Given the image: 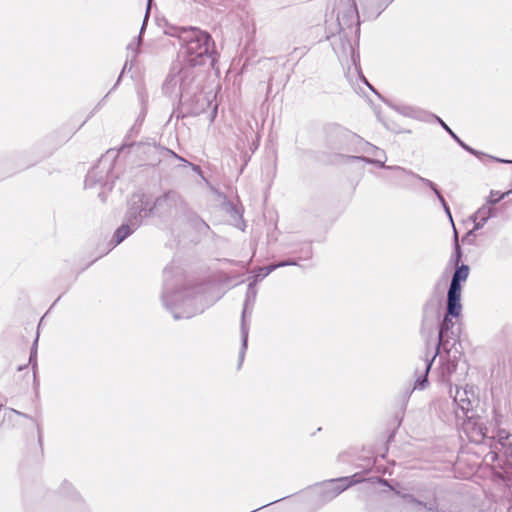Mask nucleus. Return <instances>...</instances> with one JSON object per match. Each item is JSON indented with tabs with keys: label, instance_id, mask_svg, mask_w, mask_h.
<instances>
[{
	"label": "nucleus",
	"instance_id": "nucleus-33",
	"mask_svg": "<svg viewBox=\"0 0 512 512\" xmlns=\"http://www.w3.org/2000/svg\"><path fill=\"white\" fill-rule=\"evenodd\" d=\"M140 42H141V36H139V38H138V43H137V45H139V44H140Z\"/></svg>",
	"mask_w": 512,
	"mask_h": 512
},
{
	"label": "nucleus",
	"instance_id": "nucleus-19",
	"mask_svg": "<svg viewBox=\"0 0 512 512\" xmlns=\"http://www.w3.org/2000/svg\"><path fill=\"white\" fill-rule=\"evenodd\" d=\"M104 171L100 170L99 167L90 170L85 179V187L92 188L97 183H101L103 180Z\"/></svg>",
	"mask_w": 512,
	"mask_h": 512
},
{
	"label": "nucleus",
	"instance_id": "nucleus-20",
	"mask_svg": "<svg viewBox=\"0 0 512 512\" xmlns=\"http://www.w3.org/2000/svg\"><path fill=\"white\" fill-rule=\"evenodd\" d=\"M462 258H463V251H462L461 246L458 241V233H457L456 229L454 228V250H453V253L450 258V263L453 264L454 266L461 265Z\"/></svg>",
	"mask_w": 512,
	"mask_h": 512
},
{
	"label": "nucleus",
	"instance_id": "nucleus-16",
	"mask_svg": "<svg viewBox=\"0 0 512 512\" xmlns=\"http://www.w3.org/2000/svg\"><path fill=\"white\" fill-rule=\"evenodd\" d=\"M462 381L461 377H457L455 379V394L453 395L452 392L450 393V396L453 398V402L457 404L459 402V399L461 398H467L471 396L472 398H475L474 389L473 386L466 385L464 388H461L458 386V383Z\"/></svg>",
	"mask_w": 512,
	"mask_h": 512
},
{
	"label": "nucleus",
	"instance_id": "nucleus-10",
	"mask_svg": "<svg viewBox=\"0 0 512 512\" xmlns=\"http://www.w3.org/2000/svg\"><path fill=\"white\" fill-rule=\"evenodd\" d=\"M256 282V279L254 278L252 281H250L248 285V291H247V297L244 303L243 311H242V320H241V339H242V347L239 353V365L241 366L245 350L247 347V340H248V326L247 323L251 321L254 311V301L256 298V290L254 288V284Z\"/></svg>",
	"mask_w": 512,
	"mask_h": 512
},
{
	"label": "nucleus",
	"instance_id": "nucleus-9",
	"mask_svg": "<svg viewBox=\"0 0 512 512\" xmlns=\"http://www.w3.org/2000/svg\"><path fill=\"white\" fill-rule=\"evenodd\" d=\"M191 83L190 71L184 68L177 73H170L163 85V89L170 96L179 97L181 101H186L188 100Z\"/></svg>",
	"mask_w": 512,
	"mask_h": 512
},
{
	"label": "nucleus",
	"instance_id": "nucleus-26",
	"mask_svg": "<svg viewBox=\"0 0 512 512\" xmlns=\"http://www.w3.org/2000/svg\"><path fill=\"white\" fill-rule=\"evenodd\" d=\"M476 230H474V228L472 230H469L462 238V241L463 242H472V238L475 237V232Z\"/></svg>",
	"mask_w": 512,
	"mask_h": 512
},
{
	"label": "nucleus",
	"instance_id": "nucleus-25",
	"mask_svg": "<svg viewBox=\"0 0 512 512\" xmlns=\"http://www.w3.org/2000/svg\"><path fill=\"white\" fill-rule=\"evenodd\" d=\"M151 2H152V0H148L147 9H146V14H145L144 21H143V24H142V27H141V33L143 32V30H144V28H145V26H146V23H147L148 17H149L150 7H151Z\"/></svg>",
	"mask_w": 512,
	"mask_h": 512
},
{
	"label": "nucleus",
	"instance_id": "nucleus-27",
	"mask_svg": "<svg viewBox=\"0 0 512 512\" xmlns=\"http://www.w3.org/2000/svg\"><path fill=\"white\" fill-rule=\"evenodd\" d=\"M498 436H499V442L501 443V445L505 446L506 445L505 442L508 440L509 434L506 433L505 431H500Z\"/></svg>",
	"mask_w": 512,
	"mask_h": 512
},
{
	"label": "nucleus",
	"instance_id": "nucleus-14",
	"mask_svg": "<svg viewBox=\"0 0 512 512\" xmlns=\"http://www.w3.org/2000/svg\"><path fill=\"white\" fill-rule=\"evenodd\" d=\"M433 119H435L440 125L441 127L467 152H469L470 154L476 156V157H480V156H483L484 153L483 152H480L472 147H470L469 145H467L464 141H462L457 134H455L453 132V130L438 116H433Z\"/></svg>",
	"mask_w": 512,
	"mask_h": 512
},
{
	"label": "nucleus",
	"instance_id": "nucleus-4",
	"mask_svg": "<svg viewBox=\"0 0 512 512\" xmlns=\"http://www.w3.org/2000/svg\"><path fill=\"white\" fill-rule=\"evenodd\" d=\"M445 355H440V367L438 368V380L439 382L445 384L449 388V393H451L453 383L455 384V379L457 377H461L462 380L467 373V365L463 363L460 367L461 373L458 374L457 370L459 368V358L461 357V353L458 349L443 351Z\"/></svg>",
	"mask_w": 512,
	"mask_h": 512
},
{
	"label": "nucleus",
	"instance_id": "nucleus-32",
	"mask_svg": "<svg viewBox=\"0 0 512 512\" xmlns=\"http://www.w3.org/2000/svg\"><path fill=\"white\" fill-rule=\"evenodd\" d=\"M382 484L388 485L387 480H382Z\"/></svg>",
	"mask_w": 512,
	"mask_h": 512
},
{
	"label": "nucleus",
	"instance_id": "nucleus-13",
	"mask_svg": "<svg viewBox=\"0 0 512 512\" xmlns=\"http://www.w3.org/2000/svg\"><path fill=\"white\" fill-rule=\"evenodd\" d=\"M409 173L411 174V177L420 180L421 182H423L425 185H427L434 192V194L436 195L437 199L441 203L445 213L449 217L451 223L454 225L450 208H449L446 200L444 199L443 195L441 194L438 186L434 182H432L431 180H429L427 178H424V177H422V176H420V175H418V174H416L414 172H409Z\"/></svg>",
	"mask_w": 512,
	"mask_h": 512
},
{
	"label": "nucleus",
	"instance_id": "nucleus-7",
	"mask_svg": "<svg viewBox=\"0 0 512 512\" xmlns=\"http://www.w3.org/2000/svg\"><path fill=\"white\" fill-rule=\"evenodd\" d=\"M453 315L449 313V302H446V312L439 325L438 343L436 345L435 356H438L441 351L455 350L457 344L458 334L454 330V322L452 321Z\"/></svg>",
	"mask_w": 512,
	"mask_h": 512
},
{
	"label": "nucleus",
	"instance_id": "nucleus-6",
	"mask_svg": "<svg viewBox=\"0 0 512 512\" xmlns=\"http://www.w3.org/2000/svg\"><path fill=\"white\" fill-rule=\"evenodd\" d=\"M358 482H360L358 479V474H354L351 477H340L321 483L317 487L319 504L324 505L330 502L342 492Z\"/></svg>",
	"mask_w": 512,
	"mask_h": 512
},
{
	"label": "nucleus",
	"instance_id": "nucleus-30",
	"mask_svg": "<svg viewBox=\"0 0 512 512\" xmlns=\"http://www.w3.org/2000/svg\"><path fill=\"white\" fill-rule=\"evenodd\" d=\"M270 504H271V503H267V504H264V505H263V506H261V507H258V508H257V511H260L262 508H264V507H266V506H268V505H270Z\"/></svg>",
	"mask_w": 512,
	"mask_h": 512
},
{
	"label": "nucleus",
	"instance_id": "nucleus-21",
	"mask_svg": "<svg viewBox=\"0 0 512 512\" xmlns=\"http://www.w3.org/2000/svg\"><path fill=\"white\" fill-rule=\"evenodd\" d=\"M386 160H387V156L386 155H385V158H374V163L373 164L379 166L380 168L400 171V172H402L404 174H407V175L411 176V174L409 173V172H412L411 170H407L406 168L401 167V166H387L385 164Z\"/></svg>",
	"mask_w": 512,
	"mask_h": 512
},
{
	"label": "nucleus",
	"instance_id": "nucleus-24",
	"mask_svg": "<svg viewBox=\"0 0 512 512\" xmlns=\"http://www.w3.org/2000/svg\"><path fill=\"white\" fill-rule=\"evenodd\" d=\"M37 342H38V337L34 341L33 347L31 349L30 357H29V363L32 365L33 369H35L37 366V363H36Z\"/></svg>",
	"mask_w": 512,
	"mask_h": 512
},
{
	"label": "nucleus",
	"instance_id": "nucleus-23",
	"mask_svg": "<svg viewBox=\"0 0 512 512\" xmlns=\"http://www.w3.org/2000/svg\"><path fill=\"white\" fill-rule=\"evenodd\" d=\"M396 494L401 497L406 503L413 504V505H422V500L417 499L414 495L409 493H401L399 491H396Z\"/></svg>",
	"mask_w": 512,
	"mask_h": 512
},
{
	"label": "nucleus",
	"instance_id": "nucleus-5",
	"mask_svg": "<svg viewBox=\"0 0 512 512\" xmlns=\"http://www.w3.org/2000/svg\"><path fill=\"white\" fill-rule=\"evenodd\" d=\"M470 268L467 264L455 266L452 278L447 291V302H449V313L453 317H459L462 312L461 294L462 283L468 279Z\"/></svg>",
	"mask_w": 512,
	"mask_h": 512
},
{
	"label": "nucleus",
	"instance_id": "nucleus-34",
	"mask_svg": "<svg viewBox=\"0 0 512 512\" xmlns=\"http://www.w3.org/2000/svg\"><path fill=\"white\" fill-rule=\"evenodd\" d=\"M128 49H129V50H130V49H133V45H132V44L128 45Z\"/></svg>",
	"mask_w": 512,
	"mask_h": 512
},
{
	"label": "nucleus",
	"instance_id": "nucleus-3",
	"mask_svg": "<svg viewBox=\"0 0 512 512\" xmlns=\"http://www.w3.org/2000/svg\"><path fill=\"white\" fill-rule=\"evenodd\" d=\"M183 44L186 62L191 66L205 65L214 62V47L211 36L197 28L184 29L179 34Z\"/></svg>",
	"mask_w": 512,
	"mask_h": 512
},
{
	"label": "nucleus",
	"instance_id": "nucleus-18",
	"mask_svg": "<svg viewBox=\"0 0 512 512\" xmlns=\"http://www.w3.org/2000/svg\"><path fill=\"white\" fill-rule=\"evenodd\" d=\"M289 265H297V263L293 260H289V261H281L278 263H273L266 267H258V281H260L261 279L268 276L276 268L289 266Z\"/></svg>",
	"mask_w": 512,
	"mask_h": 512
},
{
	"label": "nucleus",
	"instance_id": "nucleus-11",
	"mask_svg": "<svg viewBox=\"0 0 512 512\" xmlns=\"http://www.w3.org/2000/svg\"><path fill=\"white\" fill-rule=\"evenodd\" d=\"M391 107L397 113H399L405 117H409V118H413V119H417V120H421V121H427L430 118H433V116H435L434 114H429L423 110H420L418 108L408 106V105L392 104Z\"/></svg>",
	"mask_w": 512,
	"mask_h": 512
},
{
	"label": "nucleus",
	"instance_id": "nucleus-8",
	"mask_svg": "<svg viewBox=\"0 0 512 512\" xmlns=\"http://www.w3.org/2000/svg\"><path fill=\"white\" fill-rule=\"evenodd\" d=\"M512 194V190L506 192H499L495 190H491L489 197L486 200V203L483 204L474 214L471 215L470 219L474 223V230H479L484 227V225L491 218H495L498 215L497 209L494 208V205L499 203L502 199Z\"/></svg>",
	"mask_w": 512,
	"mask_h": 512
},
{
	"label": "nucleus",
	"instance_id": "nucleus-28",
	"mask_svg": "<svg viewBox=\"0 0 512 512\" xmlns=\"http://www.w3.org/2000/svg\"><path fill=\"white\" fill-rule=\"evenodd\" d=\"M353 159L360 160L368 164L374 163V158L366 157V156H354Z\"/></svg>",
	"mask_w": 512,
	"mask_h": 512
},
{
	"label": "nucleus",
	"instance_id": "nucleus-2",
	"mask_svg": "<svg viewBox=\"0 0 512 512\" xmlns=\"http://www.w3.org/2000/svg\"><path fill=\"white\" fill-rule=\"evenodd\" d=\"M169 202V195L160 197L152 203V200L145 195L134 194L130 200L125 222L114 234L115 245L120 244L132 234L142 224L143 219L149 217L154 211L158 212L162 207L168 205Z\"/></svg>",
	"mask_w": 512,
	"mask_h": 512
},
{
	"label": "nucleus",
	"instance_id": "nucleus-22",
	"mask_svg": "<svg viewBox=\"0 0 512 512\" xmlns=\"http://www.w3.org/2000/svg\"><path fill=\"white\" fill-rule=\"evenodd\" d=\"M366 149L364 150L366 153L368 154H371L374 156V158H385V151L370 144V143H366Z\"/></svg>",
	"mask_w": 512,
	"mask_h": 512
},
{
	"label": "nucleus",
	"instance_id": "nucleus-31",
	"mask_svg": "<svg viewBox=\"0 0 512 512\" xmlns=\"http://www.w3.org/2000/svg\"><path fill=\"white\" fill-rule=\"evenodd\" d=\"M397 133H400L401 131H396ZM402 132H405V133H411L410 130H403Z\"/></svg>",
	"mask_w": 512,
	"mask_h": 512
},
{
	"label": "nucleus",
	"instance_id": "nucleus-35",
	"mask_svg": "<svg viewBox=\"0 0 512 512\" xmlns=\"http://www.w3.org/2000/svg\"><path fill=\"white\" fill-rule=\"evenodd\" d=\"M499 197V194H496L493 196V199H497Z\"/></svg>",
	"mask_w": 512,
	"mask_h": 512
},
{
	"label": "nucleus",
	"instance_id": "nucleus-29",
	"mask_svg": "<svg viewBox=\"0 0 512 512\" xmlns=\"http://www.w3.org/2000/svg\"><path fill=\"white\" fill-rule=\"evenodd\" d=\"M490 158L492 160L500 162V163H512V160H505V159L497 158V157H494V156H490Z\"/></svg>",
	"mask_w": 512,
	"mask_h": 512
},
{
	"label": "nucleus",
	"instance_id": "nucleus-12",
	"mask_svg": "<svg viewBox=\"0 0 512 512\" xmlns=\"http://www.w3.org/2000/svg\"><path fill=\"white\" fill-rule=\"evenodd\" d=\"M475 398L471 396L467 398L459 399V402L456 405L455 415L458 420H471L474 418L475 413L473 411V402Z\"/></svg>",
	"mask_w": 512,
	"mask_h": 512
},
{
	"label": "nucleus",
	"instance_id": "nucleus-17",
	"mask_svg": "<svg viewBox=\"0 0 512 512\" xmlns=\"http://www.w3.org/2000/svg\"><path fill=\"white\" fill-rule=\"evenodd\" d=\"M223 209L229 215L232 224L239 229L244 230V227L242 226V215L240 211L232 203L229 202L223 204Z\"/></svg>",
	"mask_w": 512,
	"mask_h": 512
},
{
	"label": "nucleus",
	"instance_id": "nucleus-15",
	"mask_svg": "<svg viewBox=\"0 0 512 512\" xmlns=\"http://www.w3.org/2000/svg\"><path fill=\"white\" fill-rule=\"evenodd\" d=\"M436 357L437 356L433 355V357L431 359H426L424 361V370H423L422 374H420L416 378L415 384H414V389L424 390L428 386V384H429L428 374L431 370V367H432L433 362Z\"/></svg>",
	"mask_w": 512,
	"mask_h": 512
},
{
	"label": "nucleus",
	"instance_id": "nucleus-1",
	"mask_svg": "<svg viewBox=\"0 0 512 512\" xmlns=\"http://www.w3.org/2000/svg\"><path fill=\"white\" fill-rule=\"evenodd\" d=\"M164 306L172 313L174 319H189L204 311L208 305L205 295L199 290L190 291L184 285V277L180 272L164 270Z\"/></svg>",
	"mask_w": 512,
	"mask_h": 512
}]
</instances>
